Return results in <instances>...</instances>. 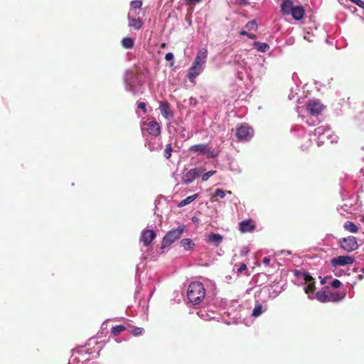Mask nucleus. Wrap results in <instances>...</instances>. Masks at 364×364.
Listing matches in <instances>:
<instances>
[{
	"label": "nucleus",
	"instance_id": "1",
	"mask_svg": "<svg viewBox=\"0 0 364 364\" xmlns=\"http://www.w3.org/2000/svg\"><path fill=\"white\" fill-rule=\"evenodd\" d=\"M208 50L206 48H203L198 51L196 57L188 72V78L191 82H194L196 77L201 73L206 62Z\"/></svg>",
	"mask_w": 364,
	"mask_h": 364
},
{
	"label": "nucleus",
	"instance_id": "2",
	"mask_svg": "<svg viewBox=\"0 0 364 364\" xmlns=\"http://www.w3.org/2000/svg\"><path fill=\"white\" fill-rule=\"evenodd\" d=\"M205 296V289L203 284L199 282L190 284L188 289V299L193 305L200 304Z\"/></svg>",
	"mask_w": 364,
	"mask_h": 364
},
{
	"label": "nucleus",
	"instance_id": "3",
	"mask_svg": "<svg viewBox=\"0 0 364 364\" xmlns=\"http://www.w3.org/2000/svg\"><path fill=\"white\" fill-rule=\"evenodd\" d=\"M345 297L344 293H340L338 291L332 292L328 291V287L323 288L322 290L316 293V298L318 301L322 303L329 301H338Z\"/></svg>",
	"mask_w": 364,
	"mask_h": 364
},
{
	"label": "nucleus",
	"instance_id": "4",
	"mask_svg": "<svg viewBox=\"0 0 364 364\" xmlns=\"http://www.w3.org/2000/svg\"><path fill=\"white\" fill-rule=\"evenodd\" d=\"M188 151L193 153L204 154L207 158H215L218 154L208 144H198L191 146Z\"/></svg>",
	"mask_w": 364,
	"mask_h": 364
},
{
	"label": "nucleus",
	"instance_id": "5",
	"mask_svg": "<svg viewBox=\"0 0 364 364\" xmlns=\"http://www.w3.org/2000/svg\"><path fill=\"white\" fill-rule=\"evenodd\" d=\"M183 230V229H172L170 230L162 240V248H165L166 247L171 245L181 236Z\"/></svg>",
	"mask_w": 364,
	"mask_h": 364
},
{
	"label": "nucleus",
	"instance_id": "6",
	"mask_svg": "<svg viewBox=\"0 0 364 364\" xmlns=\"http://www.w3.org/2000/svg\"><path fill=\"white\" fill-rule=\"evenodd\" d=\"M253 136L252 129L247 124H243L236 129V136L239 140H250Z\"/></svg>",
	"mask_w": 364,
	"mask_h": 364
},
{
	"label": "nucleus",
	"instance_id": "7",
	"mask_svg": "<svg viewBox=\"0 0 364 364\" xmlns=\"http://www.w3.org/2000/svg\"><path fill=\"white\" fill-rule=\"evenodd\" d=\"M341 247L346 252H352L358 247L356 238L353 236H348L339 240Z\"/></svg>",
	"mask_w": 364,
	"mask_h": 364
},
{
	"label": "nucleus",
	"instance_id": "8",
	"mask_svg": "<svg viewBox=\"0 0 364 364\" xmlns=\"http://www.w3.org/2000/svg\"><path fill=\"white\" fill-rule=\"evenodd\" d=\"M201 171L198 168H191L187 173H184L181 177V183L188 185L192 183L195 179L198 178Z\"/></svg>",
	"mask_w": 364,
	"mask_h": 364
},
{
	"label": "nucleus",
	"instance_id": "9",
	"mask_svg": "<svg viewBox=\"0 0 364 364\" xmlns=\"http://www.w3.org/2000/svg\"><path fill=\"white\" fill-rule=\"evenodd\" d=\"M355 262V258L352 256L342 255L337 257H333L331 259V264L333 267L343 266L346 264H351Z\"/></svg>",
	"mask_w": 364,
	"mask_h": 364
},
{
	"label": "nucleus",
	"instance_id": "10",
	"mask_svg": "<svg viewBox=\"0 0 364 364\" xmlns=\"http://www.w3.org/2000/svg\"><path fill=\"white\" fill-rule=\"evenodd\" d=\"M144 126H146L144 129L149 134L153 136H158L161 134V127L156 120H151L149 122H144Z\"/></svg>",
	"mask_w": 364,
	"mask_h": 364
},
{
	"label": "nucleus",
	"instance_id": "11",
	"mask_svg": "<svg viewBox=\"0 0 364 364\" xmlns=\"http://www.w3.org/2000/svg\"><path fill=\"white\" fill-rule=\"evenodd\" d=\"M306 109L311 114L317 116L321 112L323 105L319 102L310 100L306 105Z\"/></svg>",
	"mask_w": 364,
	"mask_h": 364
},
{
	"label": "nucleus",
	"instance_id": "12",
	"mask_svg": "<svg viewBox=\"0 0 364 364\" xmlns=\"http://www.w3.org/2000/svg\"><path fill=\"white\" fill-rule=\"evenodd\" d=\"M223 236L214 232H210L205 236V240L215 247H218L223 241Z\"/></svg>",
	"mask_w": 364,
	"mask_h": 364
},
{
	"label": "nucleus",
	"instance_id": "13",
	"mask_svg": "<svg viewBox=\"0 0 364 364\" xmlns=\"http://www.w3.org/2000/svg\"><path fill=\"white\" fill-rule=\"evenodd\" d=\"M303 278L307 283V286L305 287V292L306 294L313 293L316 289L315 282L314 278L308 272L303 273Z\"/></svg>",
	"mask_w": 364,
	"mask_h": 364
},
{
	"label": "nucleus",
	"instance_id": "14",
	"mask_svg": "<svg viewBox=\"0 0 364 364\" xmlns=\"http://www.w3.org/2000/svg\"><path fill=\"white\" fill-rule=\"evenodd\" d=\"M314 134L318 136L319 142L324 143L326 136L328 137L331 134L329 128L324 127H318L314 130Z\"/></svg>",
	"mask_w": 364,
	"mask_h": 364
},
{
	"label": "nucleus",
	"instance_id": "15",
	"mask_svg": "<svg viewBox=\"0 0 364 364\" xmlns=\"http://www.w3.org/2000/svg\"><path fill=\"white\" fill-rule=\"evenodd\" d=\"M156 234L151 229H147L144 230L141 237V241L144 243L145 246H148L151 244L153 240L155 238Z\"/></svg>",
	"mask_w": 364,
	"mask_h": 364
},
{
	"label": "nucleus",
	"instance_id": "16",
	"mask_svg": "<svg viewBox=\"0 0 364 364\" xmlns=\"http://www.w3.org/2000/svg\"><path fill=\"white\" fill-rule=\"evenodd\" d=\"M159 109L162 116L166 119H170L173 117L170 104L168 102H161Z\"/></svg>",
	"mask_w": 364,
	"mask_h": 364
},
{
	"label": "nucleus",
	"instance_id": "17",
	"mask_svg": "<svg viewBox=\"0 0 364 364\" xmlns=\"http://www.w3.org/2000/svg\"><path fill=\"white\" fill-rule=\"evenodd\" d=\"M295 6L290 0H284L281 5V11L285 15H290Z\"/></svg>",
	"mask_w": 364,
	"mask_h": 364
},
{
	"label": "nucleus",
	"instance_id": "18",
	"mask_svg": "<svg viewBox=\"0 0 364 364\" xmlns=\"http://www.w3.org/2000/svg\"><path fill=\"white\" fill-rule=\"evenodd\" d=\"M304 14L305 11L302 6H295L291 15L294 19L299 21L303 18Z\"/></svg>",
	"mask_w": 364,
	"mask_h": 364
},
{
	"label": "nucleus",
	"instance_id": "19",
	"mask_svg": "<svg viewBox=\"0 0 364 364\" xmlns=\"http://www.w3.org/2000/svg\"><path fill=\"white\" fill-rule=\"evenodd\" d=\"M129 26L136 30H139L143 25V22L139 18H134L129 17Z\"/></svg>",
	"mask_w": 364,
	"mask_h": 364
},
{
	"label": "nucleus",
	"instance_id": "20",
	"mask_svg": "<svg viewBox=\"0 0 364 364\" xmlns=\"http://www.w3.org/2000/svg\"><path fill=\"white\" fill-rule=\"evenodd\" d=\"M253 46L259 52H266L269 48V46L267 43L256 41L253 43Z\"/></svg>",
	"mask_w": 364,
	"mask_h": 364
},
{
	"label": "nucleus",
	"instance_id": "21",
	"mask_svg": "<svg viewBox=\"0 0 364 364\" xmlns=\"http://www.w3.org/2000/svg\"><path fill=\"white\" fill-rule=\"evenodd\" d=\"M122 45L126 49H130L134 47V41L132 38L126 37L122 40Z\"/></svg>",
	"mask_w": 364,
	"mask_h": 364
},
{
	"label": "nucleus",
	"instance_id": "22",
	"mask_svg": "<svg viewBox=\"0 0 364 364\" xmlns=\"http://www.w3.org/2000/svg\"><path fill=\"white\" fill-rule=\"evenodd\" d=\"M181 245L186 250H189L193 248L195 246L194 242L191 239H183L181 241Z\"/></svg>",
	"mask_w": 364,
	"mask_h": 364
},
{
	"label": "nucleus",
	"instance_id": "23",
	"mask_svg": "<svg viewBox=\"0 0 364 364\" xmlns=\"http://www.w3.org/2000/svg\"><path fill=\"white\" fill-rule=\"evenodd\" d=\"M198 196V194H194L193 196H190L187 198H186L185 199L182 200L178 205V207H183L189 203H191V202H193L194 200H196Z\"/></svg>",
	"mask_w": 364,
	"mask_h": 364
},
{
	"label": "nucleus",
	"instance_id": "24",
	"mask_svg": "<svg viewBox=\"0 0 364 364\" xmlns=\"http://www.w3.org/2000/svg\"><path fill=\"white\" fill-rule=\"evenodd\" d=\"M263 312V306L261 304L259 303H257L253 311H252V316H254V317H258L259 316H260Z\"/></svg>",
	"mask_w": 364,
	"mask_h": 364
},
{
	"label": "nucleus",
	"instance_id": "25",
	"mask_svg": "<svg viewBox=\"0 0 364 364\" xmlns=\"http://www.w3.org/2000/svg\"><path fill=\"white\" fill-rule=\"evenodd\" d=\"M126 330V327L123 325H117V326H113L112 328V333L117 336H118L120 333H122V331H125Z\"/></svg>",
	"mask_w": 364,
	"mask_h": 364
},
{
	"label": "nucleus",
	"instance_id": "26",
	"mask_svg": "<svg viewBox=\"0 0 364 364\" xmlns=\"http://www.w3.org/2000/svg\"><path fill=\"white\" fill-rule=\"evenodd\" d=\"M240 228H255V223L250 219L242 220L240 223Z\"/></svg>",
	"mask_w": 364,
	"mask_h": 364
},
{
	"label": "nucleus",
	"instance_id": "27",
	"mask_svg": "<svg viewBox=\"0 0 364 364\" xmlns=\"http://www.w3.org/2000/svg\"><path fill=\"white\" fill-rule=\"evenodd\" d=\"M245 28L248 31H256L257 29V24L256 23V21L252 20L248 21L245 25Z\"/></svg>",
	"mask_w": 364,
	"mask_h": 364
},
{
	"label": "nucleus",
	"instance_id": "28",
	"mask_svg": "<svg viewBox=\"0 0 364 364\" xmlns=\"http://www.w3.org/2000/svg\"><path fill=\"white\" fill-rule=\"evenodd\" d=\"M172 151L173 149L171 145L170 144H167L164 152V157L167 159H170V157L171 156Z\"/></svg>",
	"mask_w": 364,
	"mask_h": 364
},
{
	"label": "nucleus",
	"instance_id": "29",
	"mask_svg": "<svg viewBox=\"0 0 364 364\" xmlns=\"http://www.w3.org/2000/svg\"><path fill=\"white\" fill-rule=\"evenodd\" d=\"M216 173V171H209L202 176V181H206L209 179L210 177L213 176Z\"/></svg>",
	"mask_w": 364,
	"mask_h": 364
},
{
	"label": "nucleus",
	"instance_id": "30",
	"mask_svg": "<svg viewBox=\"0 0 364 364\" xmlns=\"http://www.w3.org/2000/svg\"><path fill=\"white\" fill-rule=\"evenodd\" d=\"M225 196V192L222 189H216L215 191L213 197H219L220 198H223Z\"/></svg>",
	"mask_w": 364,
	"mask_h": 364
},
{
	"label": "nucleus",
	"instance_id": "31",
	"mask_svg": "<svg viewBox=\"0 0 364 364\" xmlns=\"http://www.w3.org/2000/svg\"><path fill=\"white\" fill-rule=\"evenodd\" d=\"M143 332H144V329L140 327H136L132 331V333L135 336L142 335Z\"/></svg>",
	"mask_w": 364,
	"mask_h": 364
},
{
	"label": "nucleus",
	"instance_id": "32",
	"mask_svg": "<svg viewBox=\"0 0 364 364\" xmlns=\"http://www.w3.org/2000/svg\"><path fill=\"white\" fill-rule=\"evenodd\" d=\"M142 6V2L141 1L135 0L131 2V6L133 9H139Z\"/></svg>",
	"mask_w": 364,
	"mask_h": 364
},
{
	"label": "nucleus",
	"instance_id": "33",
	"mask_svg": "<svg viewBox=\"0 0 364 364\" xmlns=\"http://www.w3.org/2000/svg\"><path fill=\"white\" fill-rule=\"evenodd\" d=\"M203 0H185V4L186 6H193L200 3Z\"/></svg>",
	"mask_w": 364,
	"mask_h": 364
},
{
	"label": "nucleus",
	"instance_id": "34",
	"mask_svg": "<svg viewBox=\"0 0 364 364\" xmlns=\"http://www.w3.org/2000/svg\"><path fill=\"white\" fill-rule=\"evenodd\" d=\"M341 282L337 279H335L331 282V287H333V288H338L341 287Z\"/></svg>",
	"mask_w": 364,
	"mask_h": 364
},
{
	"label": "nucleus",
	"instance_id": "35",
	"mask_svg": "<svg viewBox=\"0 0 364 364\" xmlns=\"http://www.w3.org/2000/svg\"><path fill=\"white\" fill-rule=\"evenodd\" d=\"M138 108L141 109L143 112L145 114L146 112V103L145 102H139L137 105Z\"/></svg>",
	"mask_w": 364,
	"mask_h": 364
},
{
	"label": "nucleus",
	"instance_id": "36",
	"mask_svg": "<svg viewBox=\"0 0 364 364\" xmlns=\"http://www.w3.org/2000/svg\"><path fill=\"white\" fill-rule=\"evenodd\" d=\"M343 228H357V227H356V225L353 223L350 222V221H347L343 225Z\"/></svg>",
	"mask_w": 364,
	"mask_h": 364
},
{
	"label": "nucleus",
	"instance_id": "37",
	"mask_svg": "<svg viewBox=\"0 0 364 364\" xmlns=\"http://www.w3.org/2000/svg\"><path fill=\"white\" fill-rule=\"evenodd\" d=\"M165 59L168 61L172 60L173 59V55L171 53H168L165 55Z\"/></svg>",
	"mask_w": 364,
	"mask_h": 364
},
{
	"label": "nucleus",
	"instance_id": "38",
	"mask_svg": "<svg viewBox=\"0 0 364 364\" xmlns=\"http://www.w3.org/2000/svg\"><path fill=\"white\" fill-rule=\"evenodd\" d=\"M247 269V265L245 264H242L240 268L238 269V272H242L243 270Z\"/></svg>",
	"mask_w": 364,
	"mask_h": 364
},
{
	"label": "nucleus",
	"instance_id": "39",
	"mask_svg": "<svg viewBox=\"0 0 364 364\" xmlns=\"http://www.w3.org/2000/svg\"><path fill=\"white\" fill-rule=\"evenodd\" d=\"M262 262L265 265H269L270 262V259L269 257H265L263 258Z\"/></svg>",
	"mask_w": 364,
	"mask_h": 364
},
{
	"label": "nucleus",
	"instance_id": "40",
	"mask_svg": "<svg viewBox=\"0 0 364 364\" xmlns=\"http://www.w3.org/2000/svg\"><path fill=\"white\" fill-rule=\"evenodd\" d=\"M247 37L250 39H255L256 38V35L249 33Z\"/></svg>",
	"mask_w": 364,
	"mask_h": 364
},
{
	"label": "nucleus",
	"instance_id": "41",
	"mask_svg": "<svg viewBox=\"0 0 364 364\" xmlns=\"http://www.w3.org/2000/svg\"><path fill=\"white\" fill-rule=\"evenodd\" d=\"M248 33H248V32H247V31H245V30H242V31H241L240 32V34L241 36H248Z\"/></svg>",
	"mask_w": 364,
	"mask_h": 364
},
{
	"label": "nucleus",
	"instance_id": "42",
	"mask_svg": "<svg viewBox=\"0 0 364 364\" xmlns=\"http://www.w3.org/2000/svg\"><path fill=\"white\" fill-rule=\"evenodd\" d=\"M241 3H242L245 5H247L249 4L248 0H239Z\"/></svg>",
	"mask_w": 364,
	"mask_h": 364
},
{
	"label": "nucleus",
	"instance_id": "43",
	"mask_svg": "<svg viewBox=\"0 0 364 364\" xmlns=\"http://www.w3.org/2000/svg\"><path fill=\"white\" fill-rule=\"evenodd\" d=\"M254 230V229H244V228L240 229L241 232H242V233L245 232H246V230L252 231V230Z\"/></svg>",
	"mask_w": 364,
	"mask_h": 364
},
{
	"label": "nucleus",
	"instance_id": "44",
	"mask_svg": "<svg viewBox=\"0 0 364 364\" xmlns=\"http://www.w3.org/2000/svg\"><path fill=\"white\" fill-rule=\"evenodd\" d=\"M360 221L364 225V215H361L360 217Z\"/></svg>",
	"mask_w": 364,
	"mask_h": 364
},
{
	"label": "nucleus",
	"instance_id": "45",
	"mask_svg": "<svg viewBox=\"0 0 364 364\" xmlns=\"http://www.w3.org/2000/svg\"><path fill=\"white\" fill-rule=\"evenodd\" d=\"M352 232H356L358 229H349Z\"/></svg>",
	"mask_w": 364,
	"mask_h": 364
},
{
	"label": "nucleus",
	"instance_id": "46",
	"mask_svg": "<svg viewBox=\"0 0 364 364\" xmlns=\"http://www.w3.org/2000/svg\"><path fill=\"white\" fill-rule=\"evenodd\" d=\"M161 48H165L166 47V43H162L161 46Z\"/></svg>",
	"mask_w": 364,
	"mask_h": 364
},
{
	"label": "nucleus",
	"instance_id": "47",
	"mask_svg": "<svg viewBox=\"0 0 364 364\" xmlns=\"http://www.w3.org/2000/svg\"><path fill=\"white\" fill-rule=\"evenodd\" d=\"M361 271L364 274V267L361 269Z\"/></svg>",
	"mask_w": 364,
	"mask_h": 364
},
{
	"label": "nucleus",
	"instance_id": "48",
	"mask_svg": "<svg viewBox=\"0 0 364 364\" xmlns=\"http://www.w3.org/2000/svg\"><path fill=\"white\" fill-rule=\"evenodd\" d=\"M359 278H360V279H362V278H363V276H362V275H359Z\"/></svg>",
	"mask_w": 364,
	"mask_h": 364
}]
</instances>
